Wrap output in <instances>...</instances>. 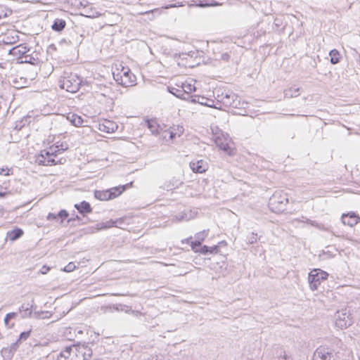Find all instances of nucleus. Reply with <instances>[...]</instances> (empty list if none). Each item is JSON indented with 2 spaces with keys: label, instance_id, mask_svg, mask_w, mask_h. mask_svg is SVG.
<instances>
[{
  "label": "nucleus",
  "instance_id": "nucleus-1",
  "mask_svg": "<svg viewBox=\"0 0 360 360\" xmlns=\"http://www.w3.org/2000/svg\"><path fill=\"white\" fill-rule=\"evenodd\" d=\"M212 133V139L219 150L224 152L225 155L233 156L236 155V148L233 147L228 134H225L217 126L211 127Z\"/></svg>",
  "mask_w": 360,
  "mask_h": 360
},
{
  "label": "nucleus",
  "instance_id": "nucleus-2",
  "mask_svg": "<svg viewBox=\"0 0 360 360\" xmlns=\"http://www.w3.org/2000/svg\"><path fill=\"white\" fill-rule=\"evenodd\" d=\"M217 103H220L219 106L233 109H243L246 104L241 101L238 95L230 91H224L221 94H217Z\"/></svg>",
  "mask_w": 360,
  "mask_h": 360
},
{
  "label": "nucleus",
  "instance_id": "nucleus-3",
  "mask_svg": "<svg viewBox=\"0 0 360 360\" xmlns=\"http://www.w3.org/2000/svg\"><path fill=\"white\" fill-rule=\"evenodd\" d=\"M133 183L112 187L105 190H97L94 191V197L101 201H108L117 198L121 195L128 188L132 186Z\"/></svg>",
  "mask_w": 360,
  "mask_h": 360
},
{
  "label": "nucleus",
  "instance_id": "nucleus-4",
  "mask_svg": "<svg viewBox=\"0 0 360 360\" xmlns=\"http://www.w3.org/2000/svg\"><path fill=\"white\" fill-rule=\"evenodd\" d=\"M68 347L71 360H87L92 354L91 349L86 345L77 344Z\"/></svg>",
  "mask_w": 360,
  "mask_h": 360
},
{
  "label": "nucleus",
  "instance_id": "nucleus-5",
  "mask_svg": "<svg viewBox=\"0 0 360 360\" xmlns=\"http://www.w3.org/2000/svg\"><path fill=\"white\" fill-rule=\"evenodd\" d=\"M82 79L75 74H70L60 80V87L70 93H75L82 85Z\"/></svg>",
  "mask_w": 360,
  "mask_h": 360
},
{
  "label": "nucleus",
  "instance_id": "nucleus-6",
  "mask_svg": "<svg viewBox=\"0 0 360 360\" xmlns=\"http://www.w3.org/2000/svg\"><path fill=\"white\" fill-rule=\"evenodd\" d=\"M328 277V274L320 269H312L308 276V281L311 290H316L318 289L321 283L326 281Z\"/></svg>",
  "mask_w": 360,
  "mask_h": 360
},
{
  "label": "nucleus",
  "instance_id": "nucleus-7",
  "mask_svg": "<svg viewBox=\"0 0 360 360\" xmlns=\"http://www.w3.org/2000/svg\"><path fill=\"white\" fill-rule=\"evenodd\" d=\"M68 148V146L66 142H57L56 143L51 146L48 148L41 151L40 154L35 155L34 158H44L45 156H57L61 154Z\"/></svg>",
  "mask_w": 360,
  "mask_h": 360
},
{
  "label": "nucleus",
  "instance_id": "nucleus-8",
  "mask_svg": "<svg viewBox=\"0 0 360 360\" xmlns=\"http://www.w3.org/2000/svg\"><path fill=\"white\" fill-rule=\"evenodd\" d=\"M314 360H338L333 349L326 346H319L314 354Z\"/></svg>",
  "mask_w": 360,
  "mask_h": 360
},
{
  "label": "nucleus",
  "instance_id": "nucleus-9",
  "mask_svg": "<svg viewBox=\"0 0 360 360\" xmlns=\"http://www.w3.org/2000/svg\"><path fill=\"white\" fill-rule=\"evenodd\" d=\"M209 233L208 230H202L198 232L195 237V240H193L192 237L186 239V243L190 245L193 252H198V248L200 247L202 242L205 241Z\"/></svg>",
  "mask_w": 360,
  "mask_h": 360
},
{
  "label": "nucleus",
  "instance_id": "nucleus-10",
  "mask_svg": "<svg viewBox=\"0 0 360 360\" xmlns=\"http://www.w3.org/2000/svg\"><path fill=\"white\" fill-rule=\"evenodd\" d=\"M340 219L344 226L352 228L360 222V216L355 212H349L342 214Z\"/></svg>",
  "mask_w": 360,
  "mask_h": 360
},
{
  "label": "nucleus",
  "instance_id": "nucleus-11",
  "mask_svg": "<svg viewBox=\"0 0 360 360\" xmlns=\"http://www.w3.org/2000/svg\"><path fill=\"white\" fill-rule=\"evenodd\" d=\"M352 323V319L350 316V314L347 312H342L341 314H339L335 321L336 326L341 329L347 328L351 326Z\"/></svg>",
  "mask_w": 360,
  "mask_h": 360
},
{
  "label": "nucleus",
  "instance_id": "nucleus-12",
  "mask_svg": "<svg viewBox=\"0 0 360 360\" xmlns=\"http://www.w3.org/2000/svg\"><path fill=\"white\" fill-rule=\"evenodd\" d=\"M30 51V49H28L26 46L24 44H19L9 49L8 54L18 58H23L25 55Z\"/></svg>",
  "mask_w": 360,
  "mask_h": 360
},
{
  "label": "nucleus",
  "instance_id": "nucleus-13",
  "mask_svg": "<svg viewBox=\"0 0 360 360\" xmlns=\"http://www.w3.org/2000/svg\"><path fill=\"white\" fill-rule=\"evenodd\" d=\"M118 128V125L113 121L105 120L99 124V130L106 133H112Z\"/></svg>",
  "mask_w": 360,
  "mask_h": 360
},
{
  "label": "nucleus",
  "instance_id": "nucleus-14",
  "mask_svg": "<svg viewBox=\"0 0 360 360\" xmlns=\"http://www.w3.org/2000/svg\"><path fill=\"white\" fill-rule=\"evenodd\" d=\"M190 166L194 172L198 173L205 172L208 167L207 162L202 159L191 162Z\"/></svg>",
  "mask_w": 360,
  "mask_h": 360
},
{
  "label": "nucleus",
  "instance_id": "nucleus-15",
  "mask_svg": "<svg viewBox=\"0 0 360 360\" xmlns=\"http://www.w3.org/2000/svg\"><path fill=\"white\" fill-rule=\"evenodd\" d=\"M23 234L24 231L22 229L15 227L6 233V240L13 242L21 238Z\"/></svg>",
  "mask_w": 360,
  "mask_h": 360
},
{
  "label": "nucleus",
  "instance_id": "nucleus-16",
  "mask_svg": "<svg viewBox=\"0 0 360 360\" xmlns=\"http://www.w3.org/2000/svg\"><path fill=\"white\" fill-rule=\"evenodd\" d=\"M75 207L80 214H89L92 212L91 205L86 201H82L79 204H75Z\"/></svg>",
  "mask_w": 360,
  "mask_h": 360
},
{
  "label": "nucleus",
  "instance_id": "nucleus-17",
  "mask_svg": "<svg viewBox=\"0 0 360 360\" xmlns=\"http://www.w3.org/2000/svg\"><path fill=\"white\" fill-rule=\"evenodd\" d=\"M66 26V20L63 18H57L53 20L51 28L56 32H61Z\"/></svg>",
  "mask_w": 360,
  "mask_h": 360
},
{
  "label": "nucleus",
  "instance_id": "nucleus-18",
  "mask_svg": "<svg viewBox=\"0 0 360 360\" xmlns=\"http://www.w3.org/2000/svg\"><path fill=\"white\" fill-rule=\"evenodd\" d=\"M167 89H168V91L170 94L175 96L176 97L184 99V100L188 101V98H186V96H185L186 93L182 90V88L179 89V88H176V87H173V86H168Z\"/></svg>",
  "mask_w": 360,
  "mask_h": 360
},
{
  "label": "nucleus",
  "instance_id": "nucleus-19",
  "mask_svg": "<svg viewBox=\"0 0 360 360\" xmlns=\"http://www.w3.org/2000/svg\"><path fill=\"white\" fill-rule=\"evenodd\" d=\"M300 89L299 87L292 86L287 89H285L283 91L285 98H295L297 97L300 95Z\"/></svg>",
  "mask_w": 360,
  "mask_h": 360
},
{
  "label": "nucleus",
  "instance_id": "nucleus-20",
  "mask_svg": "<svg viewBox=\"0 0 360 360\" xmlns=\"http://www.w3.org/2000/svg\"><path fill=\"white\" fill-rule=\"evenodd\" d=\"M330 61L332 64H338L340 61L341 55L337 49H333L329 52Z\"/></svg>",
  "mask_w": 360,
  "mask_h": 360
},
{
  "label": "nucleus",
  "instance_id": "nucleus-21",
  "mask_svg": "<svg viewBox=\"0 0 360 360\" xmlns=\"http://www.w3.org/2000/svg\"><path fill=\"white\" fill-rule=\"evenodd\" d=\"M113 77L117 84L125 87L130 86V82L126 78L123 77L122 74H113Z\"/></svg>",
  "mask_w": 360,
  "mask_h": 360
},
{
  "label": "nucleus",
  "instance_id": "nucleus-22",
  "mask_svg": "<svg viewBox=\"0 0 360 360\" xmlns=\"http://www.w3.org/2000/svg\"><path fill=\"white\" fill-rule=\"evenodd\" d=\"M146 123H147L148 128L150 129V131L152 132V134H156L158 133V129H159L160 126L155 120H153V119L147 120Z\"/></svg>",
  "mask_w": 360,
  "mask_h": 360
},
{
  "label": "nucleus",
  "instance_id": "nucleus-23",
  "mask_svg": "<svg viewBox=\"0 0 360 360\" xmlns=\"http://www.w3.org/2000/svg\"><path fill=\"white\" fill-rule=\"evenodd\" d=\"M122 72L123 77L126 78L130 82V86H133L136 82L135 75L129 69L125 70L124 68H122Z\"/></svg>",
  "mask_w": 360,
  "mask_h": 360
},
{
  "label": "nucleus",
  "instance_id": "nucleus-24",
  "mask_svg": "<svg viewBox=\"0 0 360 360\" xmlns=\"http://www.w3.org/2000/svg\"><path fill=\"white\" fill-rule=\"evenodd\" d=\"M33 53H27L23 57L24 60H22V63H30L32 65H37L39 63V58L33 56Z\"/></svg>",
  "mask_w": 360,
  "mask_h": 360
},
{
  "label": "nucleus",
  "instance_id": "nucleus-25",
  "mask_svg": "<svg viewBox=\"0 0 360 360\" xmlns=\"http://www.w3.org/2000/svg\"><path fill=\"white\" fill-rule=\"evenodd\" d=\"M209 101H211L212 103H214V101L213 100H211L206 97L200 96V101H199L198 103L202 105H205V106H207V107L214 108L217 109H221V106L209 104V103H208Z\"/></svg>",
  "mask_w": 360,
  "mask_h": 360
},
{
  "label": "nucleus",
  "instance_id": "nucleus-26",
  "mask_svg": "<svg viewBox=\"0 0 360 360\" xmlns=\"http://www.w3.org/2000/svg\"><path fill=\"white\" fill-rule=\"evenodd\" d=\"M182 90L186 93V94H185L186 98H189L191 97L190 94L193 91H195L196 88L194 86V84L186 83V84H183Z\"/></svg>",
  "mask_w": 360,
  "mask_h": 360
},
{
  "label": "nucleus",
  "instance_id": "nucleus-27",
  "mask_svg": "<svg viewBox=\"0 0 360 360\" xmlns=\"http://www.w3.org/2000/svg\"><path fill=\"white\" fill-rule=\"evenodd\" d=\"M71 354L68 347H65L57 356L56 360H71Z\"/></svg>",
  "mask_w": 360,
  "mask_h": 360
},
{
  "label": "nucleus",
  "instance_id": "nucleus-28",
  "mask_svg": "<svg viewBox=\"0 0 360 360\" xmlns=\"http://www.w3.org/2000/svg\"><path fill=\"white\" fill-rule=\"evenodd\" d=\"M184 132V128L183 127L177 126L176 131H174V130H171L168 131V134H169V139L173 140L176 136L179 137Z\"/></svg>",
  "mask_w": 360,
  "mask_h": 360
},
{
  "label": "nucleus",
  "instance_id": "nucleus-29",
  "mask_svg": "<svg viewBox=\"0 0 360 360\" xmlns=\"http://www.w3.org/2000/svg\"><path fill=\"white\" fill-rule=\"evenodd\" d=\"M226 246L227 243L225 240L220 241L218 245L209 247V254H218L219 252V246Z\"/></svg>",
  "mask_w": 360,
  "mask_h": 360
},
{
  "label": "nucleus",
  "instance_id": "nucleus-30",
  "mask_svg": "<svg viewBox=\"0 0 360 360\" xmlns=\"http://www.w3.org/2000/svg\"><path fill=\"white\" fill-rule=\"evenodd\" d=\"M58 162H56L55 159H40L38 162L39 165L52 166L56 165Z\"/></svg>",
  "mask_w": 360,
  "mask_h": 360
},
{
  "label": "nucleus",
  "instance_id": "nucleus-31",
  "mask_svg": "<svg viewBox=\"0 0 360 360\" xmlns=\"http://www.w3.org/2000/svg\"><path fill=\"white\" fill-rule=\"evenodd\" d=\"M13 174V168L8 166L0 168V175L1 176H10Z\"/></svg>",
  "mask_w": 360,
  "mask_h": 360
},
{
  "label": "nucleus",
  "instance_id": "nucleus-32",
  "mask_svg": "<svg viewBox=\"0 0 360 360\" xmlns=\"http://www.w3.org/2000/svg\"><path fill=\"white\" fill-rule=\"evenodd\" d=\"M72 118L71 120V122L72 123L73 125H75V127H79L82 124L83 120L82 119V117L80 116H78L76 115H72Z\"/></svg>",
  "mask_w": 360,
  "mask_h": 360
},
{
  "label": "nucleus",
  "instance_id": "nucleus-33",
  "mask_svg": "<svg viewBox=\"0 0 360 360\" xmlns=\"http://www.w3.org/2000/svg\"><path fill=\"white\" fill-rule=\"evenodd\" d=\"M17 314L15 313V312H11V313H8L5 316V319H4V323L6 326H8V327L10 328H12L13 327L14 324L13 323L11 326H8L9 324V321L12 319H14L15 318Z\"/></svg>",
  "mask_w": 360,
  "mask_h": 360
},
{
  "label": "nucleus",
  "instance_id": "nucleus-34",
  "mask_svg": "<svg viewBox=\"0 0 360 360\" xmlns=\"http://www.w3.org/2000/svg\"><path fill=\"white\" fill-rule=\"evenodd\" d=\"M76 268H77V266L75 265V264L74 262H70L63 268V270L65 272L70 273V272H72L73 271H75L76 269Z\"/></svg>",
  "mask_w": 360,
  "mask_h": 360
},
{
  "label": "nucleus",
  "instance_id": "nucleus-35",
  "mask_svg": "<svg viewBox=\"0 0 360 360\" xmlns=\"http://www.w3.org/2000/svg\"><path fill=\"white\" fill-rule=\"evenodd\" d=\"M68 216H69L68 212L65 210H60L58 214V218H60L62 221L64 219H65Z\"/></svg>",
  "mask_w": 360,
  "mask_h": 360
},
{
  "label": "nucleus",
  "instance_id": "nucleus-36",
  "mask_svg": "<svg viewBox=\"0 0 360 360\" xmlns=\"http://www.w3.org/2000/svg\"><path fill=\"white\" fill-rule=\"evenodd\" d=\"M31 333V330L27 332H22L19 337V340H26L27 339Z\"/></svg>",
  "mask_w": 360,
  "mask_h": 360
},
{
  "label": "nucleus",
  "instance_id": "nucleus-37",
  "mask_svg": "<svg viewBox=\"0 0 360 360\" xmlns=\"http://www.w3.org/2000/svg\"><path fill=\"white\" fill-rule=\"evenodd\" d=\"M198 252L202 255L209 254V247L207 245H203L198 250Z\"/></svg>",
  "mask_w": 360,
  "mask_h": 360
},
{
  "label": "nucleus",
  "instance_id": "nucleus-38",
  "mask_svg": "<svg viewBox=\"0 0 360 360\" xmlns=\"http://www.w3.org/2000/svg\"><path fill=\"white\" fill-rule=\"evenodd\" d=\"M188 100H190L191 103H198V102L200 101V96L199 95L191 96V97L189 98Z\"/></svg>",
  "mask_w": 360,
  "mask_h": 360
},
{
  "label": "nucleus",
  "instance_id": "nucleus-39",
  "mask_svg": "<svg viewBox=\"0 0 360 360\" xmlns=\"http://www.w3.org/2000/svg\"><path fill=\"white\" fill-rule=\"evenodd\" d=\"M57 219H58V214H53V213H49L47 215V219L48 220H56Z\"/></svg>",
  "mask_w": 360,
  "mask_h": 360
},
{
  "label": "nucleus",
  "instance_id": "nucleus-40",
  "mask_svg": "<svg viewBox=\"0 0 360 360\" xmlns=\"http://www.w3.org/2000/svg\"><path fill=\"white\" fill-rule=\"evenodd\" d=\"M50 270V268L49 266H42V268L41 269V273L42 274H46Z\"/></svg>",
  "mask_w": 360,
  "mask_h": 360
},
{
  "label": "nucleus",
  "instance_id": "nucleus-41",
  "mask_svg": "<svg viewBox=\"0 0 360 360\" xmlns=\"http://www.w3.org/2000/svg\"><path fill=\"white\" fill-rule=\"evenodd\" d=\"M229 58H230V56L228 53H223L221 55V58L224 60H228L229 59Z\"/></svg>",
  "mask_w": 360,
  "mask_h": 360
},
{
  "label": "nucleus",
  "instance_id": "nucleus-42",
  "mask_svg": "<svg viewBox=\"0 0 360 360\" xmlns=\"http://www.w3.org/2000/svg\"><path fill=\"white\" fill-rule=\"evenodd\" d=\"M277 202H278V201L277 200V197L276 195H274L273 197V198L271 199V205L274 206Z\"/></svg>",
  "mask_w": 360,
  "mask_h": 360
},
{
  "label": "nucleus",
  "instance_id": "nucleus-43",
  "mask_svg": "<svg viewBox=\"0 0 360 360\" xmlns=\"http://www.w3.org/2000/svg\"><path fill=\"white\" fill-rule=\"evenodd\" d=\"M208 103H209V104L214 105V103H212L211 101H209ZM218 104H220V103H217V104H215V105H218Z\"/></svg>",
  "mask_w": 360,
  "mask_h": 360
},
{
  "label": "nucleus",
  "instance_id": "nucleus-44",
  "mask_svg": "<svg viewBox=\"0 0 360 360\" xmlns=\"http://www.w3.org/2000/svg\"><path fill=\"white\" fill-rule=\"evenodd\" d=\"M284 200H285V203L288 202V199L287 198H284Z\"/></svg>",
  "mask_w": 360,
  "mask_h": 360
},
{
  "label": "nucleus",
  "instance_id": "nucleus-45",
  "mask_svg": "<svg viewBox=\"0 0 360 360\" xmlns=\"http://www.w3.org/2000/svg\"><path fill=\"white\" fill-rule=\"evenodd\" d=\"M4 194H2L1 193H0V197L4 196Z\"/></svg>",
  "mask_w": 360,
  "mask_h": 360
}]
</instances>
